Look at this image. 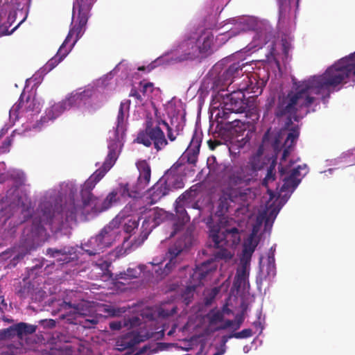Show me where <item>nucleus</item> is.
<instances>
[{
    "instance_id": "nucleus-1",
    "label": "nucleus",
    "mask_w": 355,
    "mask_h": 355,
    "mask_svg": "<svg viewBox=\"0 0 355 355\" xmlns=\"http://www.w3.org/2000/svg\"><path fill=\"white\" fill-rule=\"evenodd\" d=\"M354 56L355 53L340 59L322 75L312 76L299 83L295 92L290 91L286 95L279 96L275 110V116L285 117L288 123H292V120L297 121V112L304 107L309 108L315 103L316 98L312 94L320 96L322 101L326 104L338 85L350 76H355Z\"/></svg>"
},
{
    "instance_id": "nucleus-2",
    "label": "nucleus",
    "mask_w": 355,
    "mask_h": 355,
    "mask_svg": "<svg viewBox=\"0 0 355 355\" xmlns=\"http://www.w3.org/2000/svg\"><path fill=\"white\" fill-rule=\"evenodd\" d=\"M40 209L39 220L37 218L33 220L37 230H40L43 225L62 227L65 223L76 222L78 215L83 214V207L76 204L74 198H70L62 207L58 206L56 198H51L40 203Z\"/></svg>"
},
{
    "instance_id": "nucleus-3",
    "label": "nucleus",
    "mask_w": 355,
    "mask_h": 355,
    "mask_svg": "<svg viewBox=\"0 0 355 355\" xmlns=\"http://www.w3.org/2000/svg\"><path fill=\"white\" fill-rule=\"evenodd\" d=\"M207 224L209 229V237L214 242V248H216V250L214 252V259L228 260L232 259V254L223 246H232L240 242L241 236L239 230L236 227H232L220 232V225L218 223H214L212 216L207 219Z\"/></svg>"
},
{
    "instance_id": "nucleus-4",
    "label": "nucleus",
    "mask_w": 355,
    "mask_h": 355,
    "mask_svg": "<svg viewBox=\"0 0 355 355\" xmlns=\"http://www.w3.org/2000/svg\"><path fill=\"white\" fill-rule=\"evenodd\" d=\"M255 177L252 171L246 164L232 168L227 176L228 186L226 189V195L228 198L232 202L244 200L247 195L246 191L249 189L243 190L242 188L248 186Z\"/></svg>"
},
{
    "instance_id": "nucleus-5",
    "label": "nucleus",
    "mask_w": 355,
    "mask_h": 355,
    "mask_svg": "<svg viewBox=\"0 0 355 355\" xmlns=\"http://www.w3.org/2000/svg\"><path fill=\"white\" fill-rule=\"evenodd\" d=\"M119 223L120 220L116 217L104 227L98 235L92 237L85 245L86 248H84L85 252L90 256L96 255L110 247L118 235L117 228Z\"/></svg>"
},
{
    "instance_id": "nucleus-6",
    "label": "nucleus",
    "mask_w": 355,
    "mask_h": 355,
    "mask_svg": "<svg viewBox=\"0 0 355 355\" xmlns=\"http://www.w3.org/2000/svg\"><path fill=\"white\" fill-rule=\"evenodd\" d=\"M76 12L77 19H75L76 17H73L75 25L70 28L67 37L55 55L59 58H62V60L69 54L77 41L83 36L86 29L89 12L81 10L80 9H76ZM74 16H76V14Z\"/></svg>"
},
{
    "instance_id": "nucleus-7",
    "label": "nucleus",
    "mask_w": 355,
    "mask_h": 355,
    "mask_svg": "<svg viewBox=\"0 0 355 355\" xmlns=\"http://www.w3.org/2000/svg\"><path fill=\"white\" fill-rule=\"evenodd\" d=\"M137 167L139 175L135 185H130L129 183L119 184V192L124 198H137L150 182L151 169L149 164L146 160H141L137 163Z\"/></svg>"
},
{
    "instance_id": "nucleus-8",
    "label": "nucleus",
    "mask_w": 355,
    "mask_h": 355,
    "mask_svg": "<svg viewBox=\"0 0 355 355\" xmlns=\"http://www.w3.org/2000/svg\"><path fill=\"white\" fill-rule=\"evenodd\" d=\"M216 266L212 260L202 263L196 266L191 275L189 285L182 293V298L185 304L188 305L193 297L196 288L202 284V280L211 272L215 271Z\"/></svg>"
},
{
    "instance_id": "nucleus-9",
    "label": "nucleus",
    "mask_w": 355,
    "mask_h": 355,
    "mask_svg": "<svg viewBox=\"0 0 355 355\" xmlns=\"http://www.w3.org/2000/svg\"><path fill=\"white\" fill-rule=\"evenodd\" d=\"M196 37H187L166 55L173 62H181L199 58Z\"/></svg>"
},
{
    "instance_id": "nucleus-10",
    "label": "nucleus",
    "mask_w": 355,
    "mask_h": 355,
    "mask_svg": "<svg viewBox=\"0 0 355 355\" xmlns=\"http://www.w3.org/2000/svg\"><path fill=\"white\" fill-rule=\"evenodd\" d=\"M135 141L146 147L153 146L157 152L163 150L168 144L164 131L158 125V120L155 130H149L145 133H138Z\"/></svg>"
},
{
    "instance_id": "nucleus-11",
    "label": "nucleus",
    "mask_w": 355,
    "mask_h": 355,
    "mask_svg": "<svg viewBox=\"0 0 355 355\" xmlns=\"http://www.w3.org/2000/svg\"><path fill=\"white\" fill-rule=\"evenodd\" d=\"M189 193H184L180 195L175 202V211L177 217L176 221L173 224V232L171 236L176 234L187 223L190 221V216L186 211L189 207Z\"/></svg>"
},
{
    "instance_id": "nucleus-12",
    "label": "nucleus",
    "mask_w": 355,
    "mask_h": 355,
    "mask_svg": "<svg viewBox=\"0 0 355 355\" xmlns=\"http://www.w3.org/2000/svg\"><path fill=\"white\" fill-rule=\"evenodd\" d=\"M244 90L248 88H241L227 94L223 98V103H226V109L231 110L234 113H243L247 107V102Z\"/></svg>"
},
{
    "instance_id": "nucleus-13",
    "label": "nucleus",
    "mask_w": 355,
    "mask_h": 355,
    "mask_svg": "<svg viewBox=\"0 0 355 355\" xmlns=\"http://www.w3.org/2000/svg\"><path fill=\"white\" fill-rule=\"evenodd\" d=\"M191 146L193 148L189 147L181 155L178 160L175 163L176 166L186 170L187 168V164L196 166L198 161V156L200 152V141L198 139L193 137L191 141Z\"/></svg>"
},
{
    "instance_id": "nucleus-14",
    "label": "nucleus",
    "mask_w": 355,
    "mask_h": 355,
    "mask_svg": "<svg viewBox=\"0 0 355 355\" xmlns=\"http://www.w3.org/2000/svg\"><path fill=\"white\" fill-rule=\"evenodd\" d=\"M96 184L95 180L89 177L83 185L80 195L84 207H90L92 209L98 211L100 200L92 193Z\"/></svg>"
},
{
    "instance_id": "nucleus-15",
    "label": "nucleus",
    "mask_w": 355,
    "mask_h": 355,
    "mask_svg": "<svg viewBox=\"0 0 355 355\" xmlns=\"http://www.w3.org/2000/svg\"><path fill=\"white\" fill-rule=\"evenodd\" d=\"M184 171L174 164L162 176L171 191L184 187V183L182 173Z\"/></svg>"
},
{
    "instance_id": "nucleus-16",
    "label": "nucleus",
    "mask_w": 355,
    "mask_h": 355,
    "mask_svg": "<svg viewBox=\"0 0 355 355\" xmlns=\"http://www.w3.org/2000/svg\"><path fill=\"white\" fill-rule=\"evenodd\" d=\"M305 167L306 165L304 164L303 168ZM302 168V166H298L289 171H288V168H287L286 173L281 175L284 182L280 189L281 192L293 193L294 191L301 181L299 177L300 175V169Z\"/></svg>"
},
{
    "instance_id": "nucleus-17",
    "label": "nucleus",
    "mask_w": 355,
    "mask_h": 355,
    "mask_svg": "<svg viewBox=\"0 0 355 355\" xmlns=\"http://www.w3.org/2000/svg\"><path fill=\"white\" fill-rule=\"evenodd\" d=\"M231 113H234V112H231V110L226 109V103H224V106L221 110H218L216 114L217 128L220 130L223 129L225 130L230 131L239 125V123L241 122L238 119H232L231 121H225L230 119Z\"/></svg>"
},
{
    "instance_id": "nucleus-18",
    "label": "nucleus",
    "mask_w": 355,
    "mask_h": 355,
    "mask_svg": "<svg viewBox=\"0 0 355 355\" xmlns=\"http://www.w3.org/2000/svg\"><path fill=\"white\" fill-rule=\"evenodd\" d=\"M246 64V62H236L230 65L220 76L223 84L232 83L234 78L243 76L244 73L243 69Z\"/></svg>"
},
{
    "instance_id": "nucleus-19",
    "label": "nucleus",
    "mask_w": 355,
    "mask_h": 355,
    "mask_svg": "<svg viewBox=\"0 0 355 355\" xmlns=\"http://www.w3.org/2000/svg\"><path fill=\"white\" fill-rule=\"evenodd\" d=\"M150 192V203L151 205L157 203L163 197L168 195L171 190L168 188L167 184L164 181L163 177L160 178L159 180L151 187L149 191Z\"/></svg>"
},
{
    "instance_id": "nucleus-20",
    "label": "nucleus",
    "mask_w": 355,
    "mask_h": 355,
    "mask_svg": "<svg viewBox=\"0 0 355 355\" xmlns=\"http://www.w3.org/2000/svg\"><path fill=\"white\" fill-rule=\"evenodd\" d=\"M73 251L71 247H63L60 249L48 248L46 254L51 257L55 259V261L60 265H64L71 262V255Z\"/></svg>"
},
{
    "instance_id": "nucleus-21",
    "label": "nucleus",
    "mask_w": 355,
    "mask_h": 355,
    "mask_svg": "<svg viewBox=\"0 0 355 355\" xmlns=\"http://www.w3.org/2000/svg\"><path fill=\"white\" fill-rule=\"evenodd\" d=\"M245 164L257 176V172L261 170L264 165L266 164V158L263 157V146H259L256 153L250 157L248 162Z\"/></svg>"
},
{
    "instance_id": "nucleus-22",
    "label": "nucleus",
    "mask_w": 355,
    "mask_h": 355,
    "mask_svg": "<svg viewBox=\"0 0 355 355\" xmlns=\"http://www.w3.org/2000/svg\"><path fill=\"white\" fill-rule=\"evenodd\" d=\"M141 341L139 334L134 331L128 332L121 336L116 340L118 349L123 351L127 349H131Z\"/></svg>"
},
{
    "instance_id": "nucleus-23",
    "label": "nucleus",
    "mask_w": 355,
    "mask_h": 355,
    "mask_svg": "<svg viewBox=\"0 0 355 355\" xmlns=\"http://www.w3.org/2000/svg\"><path fill=\"white\" fill-rule=\"evenodd\" d=\"M214 36L211 32H204L196 37L197 48L199 51V57L203 55L211 50Z\"/></svg>"
},
{
    "instance_id": "nucleus-24",
    "label": "nucleus",
    "mask_w": 355,
    "mask_h": 355,
    "mask_svg": "<svg viewBox=\"0 0 355 355\" xmlns=\"http://www.w3.org/2000/svg\"><path fill=\"white\" fill-rule=\"evenodd\" d=\"M184 245L180 241H178L171 245L168 250L167 257L169 259L164 268V272L168 273L175 266L176 257L182 252Z\"/></svg>"
},
{
    "instance_id": "nucleus-25",
    "label": "nucleus",
    "mask_w": 355,
    "mask_h": 355,
    "mask_svg": "<svg viewBox=\"0 0 355 355\" xmlns=\"http://www.w3.org/2000/svg\"><path fill=\"white\" fill-rule=\"evenodd\" d=\"M121 151L119 141L111 140L108 144V153L103 164L111 168L115 164Z\"/></svg>"
},
{
    "instance_id": "nucleus-26",
    "label": "nucleus",
    "mask_w": 355,
    "mask_h": 355,
    "mask_svg": "<svg viewBox=\"0 0 355 355\" xmlns=\"http://www.w3.org/2000/svg\"><path fill=\"white\" fill-rule=\"evenodd\" d=\"M89 92L85 90L80 92H72L69 97L62 101L67 110L85 103L87 98L89 97Z\"/></svg>"
},
{
    "instance_id": "nucleus-27",
    "label": "nucleus",
    "mask_w": 355,
    "mask_h": 355,
    "mask_svg": "<svg viewBox=\"0 0 355 355\" xmlns=\"http://www.w3.org/2000/svg\"><path fill=\"white\" fill-rule=\"evenodd\" d=\"M16 336L19 338H23L24 336L31 335L36 331L37 326L30 324L26 322H19L14 325Z\"/></svg>"
},
{
    "instance_id": "nucleus-28",
    "label": "nucleus",
    "mask_w": 355,
    "mask_h": 355,
    "mask_svg": "<svg viewBox=\"0 0 355 355\" xmlns=\"http://www.w3.org/2000/svg\"><path fill=\"white\" fill-rule=\"evenodd\" d=\"M284 148L283 150L282 156L280 159L279 166V172L281 175H284L286 173V170L288 167L291 166V164L289 166L285 165V162L286 161L287 157L291 154L293 148L294 146H290V145H284Z\"/></svg>"
},
{
    "instance_id": "nucleus-29",
    "label": "nucleus",
    "mask_w": 355,
    "mask_h": 355,
    "mask_svg": "<svg viewBox=\"0 0 355 355\" xmlns=\"http://www.w3.org/2000/svg\"><path fill=\"white\" fill-rule=\"evenodd\" d=\"M67 110L63 101L54 104L46 110V116L49 119H55L64 111Z\"/></svg>"
},
{
    "instance_id": "nucleus-30",
    "label": "nucleus",
    "mask_w": 355,
    "mask_h": 355,
    "mask_svg": "<svg viewBox=\"0 0 355 355\" xmlns=\"http://www.w3.org/2000/svg\"><path fill=\"white\" fill-rule=\"evenodd\" d=\"M96 0H75L73 5V15L76 14V9L90 12V10Z\"/></svg>"
},
{
    "instance_id": "nucleus-31",
    "label": "nucleus",
    "mask_w": 355,
    "mask_h": 355,
    "mask_svg": "<svg viewBox=\"0 0 355 355\" xmlns=\"http://www.w3.org/2000/svg\"><path fill=\"white\" fill-rule=\"evenodd\" d=\"M130 100H126L124 102L121 103L117 116V128L123 125L125 119L124 109L126 108L128 110L130 108Z\"/></svg>"
},
{
    "instance_id": "nucleus-32",
    "label": "nucleus",
    "mask_w": 355,
    "mask_h": 355,
    "mask_svg": "<svg viewBox=\"0 0 355 355\" xmlns=\"http://www.w3.org/2000/svg\"><path fill=\"white\" fill-rule=\"evenodd\" d=\"M300 135L299 128L297 126L292 128L285 140L284 145H290L295 146V142Z\"/></svg>"
},
{
    "instance_id": "nucleus-33",
    "label": "nucleus",
    "mask_w": 355,
    "mask_h": 355,
    "mask_svg": "<svg viewBox=\"0 0 355 355\" xmlns=\"http://www.w3.org/2000/svg\"><path fill=\"white\" fill-rule=\"evenodd\" d=\"M141 272L137 270L135 268H128L126 271L120 272L119 275H117V279H123V280H128V279H132L135 278H137Z\"/></svg>"
},
{
    "instance_id": "nucleus-34",
    "label": "nucleus",
    "mask_w": 355,
    "mask_h": 355,
    "mask_svg": "<svg viewBox=\"0 0 355 355\" xmlns=\"http://www.w3.org/2000/svg\"><path fill=\"white\" fill-rule=\"evenodd\" d=\"M151 231L152 228L150 227V223L149 222V220H144L141 227V233L139 238V243H141L146 239H147Z\"/></svg>"
},
{
    "instance_id": "nucleus-35",
    "label": "nucleus",
    "mask_w": 355,
    "mask_h": 355,
    "mask_svg": "<svg viewBox=\"0 0 355 355\" xmlns=\"http://www.w3.org/2000/svg\"><path fill=\"white\" fill-rule=\"evenodd\" d=\"M275 162L273 160L268 168L266 177L263 180V186L268 187V183L270 182H273L275 180Z\"/></svg>"
},
{
    "instance_id": "nucleus-36",
    "label": "nucleus",
    "mask_w": 355,
    "mask_h": 355,
    "mask_svg": "<svg viewBox=\"0 0 355 355\" xmlns=\"http://www.w3.org/2000/svg\"><path fill=\"white\" fill-rule=\"evenodd\" d=\"M257 245L258 241L254 238V234H252L248 239L247 241L244 243L243 250L254 253Z\"/></svg>"
},
{
    "instance_id": "nucleus-37",
    "label": "nucleus",
    "mask_w": 355,
    "mask_h": 355,
    "mask_svg": "<svg viewBox=\"0 0 355 355\" xmlns=\"http://www.w3.org/2000/svg\"><path fill=\"white\" fill-rule=\"evenodd\" d=\"M158 125H163L166 130L167 138L171 141H174L177 138V135H175V130H173L171 125H169L165 120L159 119L158 120Z\"/></svg>"
},
{
    "instance_id": "nucleus-38",
    "label": "nucleus",
    "mask_w": 355,
    "mask_h": 355,
    "mask_svg": "<svg viewBox=\"0 0 355 355\" xmlns=\"http://www.w3.org/2000/svg\"><path fill=\"white\" fill-rule=\"evenodd\" d=\"M62 61V58H59L57 55H55L44 64L42 68L43 71L46 73L51 71Z\"/></svg>"
},
{
    "instance_id": "nucleus-39",
    "label": "nucleus",
    "mask_w": 355,
    "mask_h": 355,
    "mask_svg": "<svg viewBox=\"0 0 355 355\" xmlns=\"http://www.w3.org/2000/svg\"><path fill=\"white\" fill-rule=\"evenodd\" d=\"M110 168L106 167L104 164L102 165L101 168L97 169L91 176L90 178H92V180H95L96 183H98L107 173L108 171H110Z\"/></svg>"
},
{
    "instance_id": "nucleus-40",
    "label": "nucleus",
    "mask_w": 355,
    "mask_h": 355,
    "mask_svg": "<svg viewBox=\"0 0 355 355\" xmlns=\"http://www.w3.org/2000/svg\"><path fill=\"white\" fill-rule=\"evenodd\" d=\"M249 275V270L245 269L238 268L236 275V284H239V286L242 284H245Z\"/></svg>"
},
{
    "instance_id": "nucleus-41",
    "label": "nucleus",
    "mask_w": 355,
    "mask_h": 355,
    "mask_svg": "<svg viewBox=\"0 0 355 355\" xmlns=\"http://www.w3.org/2000/svg\"><path fill=\"white\" fill-rule=\"evenodd\" d=\"M14 329V325H12L7 329L0 330V339H10L16 336L15 330Z\"/></svg>"
},
{
    "instance_id": "nucleus-42",
    "label": "nucleus",
    "mask_w": 355,
    "mask_h": 355,
    "mask_svg": "<svg viewBox=\"0 0 355 355\" xmlns=\"http://www.w3.org/2000/svg\"><path fill=\"white\" fill-rule=\"evenodd\" d=\"M223 313L220 311H216L211 314L209 317V323L211 324H215L218 322L223 321Z\"/></svg>"
},
{
    "instance_id": "nucleus-43",
    "label": "nucleus",
    "mask_w": 355,
    "mask_h": 355,
    "mask_svg": "<svg viewBox=\"0 0 355 355\" xmlns=\"http://www.w3.org/2000/svg\"><path fill=\"white\" fill-rule=\"evenodd\" d=\"M138 225L139 223L137 220L130 219L124 225L123 230L126 233H131Z\"/></svg>"
},
{
    "instance_id": "nucleus-44",
    "label": "nucleus",
    "mask_w": 355,
    "mask_h": 355,
    "mask_svg": "<svg viewBox=\"0 0 355 355\" xmlns=\"http://www.w3.org/2000/svg\"><path fill=\"white\" fill-rule=\"evenodd\" d=\"M252 331L250 329H245L239 332L233 334L234 338H246L252 336Z\"/></svg>"
},
{
    "instance_id": "nucleus-45",
    "label": "nucleus",
    "mask_w": 355,
    "mask_h": 355,
    "mask_svg": "<svg viewBox=\"0 0 355 355\" xmlns=\"http://www.w3.org/2000/svg\"><path fill=\"white\" fill-rule=\"evenodd\" d=\"M116 194L117 193L114 191H112L108 194V196L104 200V204H105L104 208L105 209H107L108 207H110L111 205V204L112 203V202L116 201Z\"/></svg>"
},
{
    "instance_id": "nucleus-46",
    "label": "nucleus",
    "mask_w": 355,
    "mask_h": 355,
    "mask_svg": "<svg viewBox=\"0 0 355 355\" xmlns=\"http://www.w3.org/2000/svg\"><path fill=\"white\" fill-rule=\"evenodd\" d=\"M12 142V136L6 137V139L2 142L1 148L3 153L8 151V148L11 146Z\"/></svg>"
},
{
    "instance_id": "nucleus-47",
    "label": "nucleus",
    "mask_w": 355,
    "mask_h": 355,
    "mask_svg": "<svg viewBox=\"0 0 355 355\" xmlns=\"http://www.w3.org/2000/svg\"><path fill=\"white\" fill-rule=\"evenodd\" d=\"M155 128H156V125H153L152 119H148L145 122L144 129L139 131L138 133H145V132L149 131V130H155Z\"/></svg>"
},
{
    "instance_id": "nucleus-48",
    "label": "nucleus",
    "mask_w": 355,
    "mask_h": 355,
    "mask_svg": "<svg viewBox=\"0 0 355 355\" xmlns=\"http://www.w3.org/2000/svg\"><path fill=\"white\" fill-rule=\"evenodd\" d=\"M153 91V83H146L143 85L142 89L141 92H142L143 95L145 96L146 93H152Z\"/></svg>"
},
{
    "instance_id": "nucleus-49",
    "label": "nucleus",
    "mask_w": 355,
    "mask_h": 355,
    "mask_svg": "<svg viewBox=\"0 0 355 355\" xmlns=\"http://www.w3.org/2000/svg\"><path fill=\"white\" fill-rule=\"evenodd\" d=\"M129 96L135 98V99L140 103L143 101L141 95L139 93L135 87H132L131 89Z\"/></svg>"
},
{
    "instance_id": "nucleus-50",
    "label": "nucleus",
    "mask_w": 355,
    "mask_h": 355,
    "mask_svg": "<svg viewBox=\"0 0 355 355\" xmlns=\"http://www.w3.org/2000/svg\"><path fill=\"white\" fill-rule=\"evenodd\" d=\"M275 248H276L275 245L272 246L270 248L268 254V262H271L272 263L275 262ZM271 266H272V264Z\"/></svg>"
},
{
    "instance_id": "nucleus-51",
    "label": "nucleus",
    "mask_w": 355,
    "mask_h": 355,
    "mask_svg": "<svg viewBox=\"0 0 355 355\" xmlns=\"http://www.w3.org/2000/svg\"><path fill=\"white\" fill-rule=\"evenodd\" d=\"M272 263L268 262L267 264V275L270 277H274L275 275V263H272Z\"/></svg>"
},
{
    "instance_id": "nucleus-52",
    "label": "nucleus",
    "mask_w": 355,
    "mask_h": 355,
    "mask_svg": "<svg viewBox=\"0 0 355 355\" xmlns=\"http://www.w3.org/2000/svg\"><path fill=\"white\" fill-rule=\"evenodd\" d=\"M33 99L31 100L30 97H28L26 103H24L22 101H20L18 106H24L26 109L33 110V107H31V105L33 103Z\"/></svg>"
},
{
    "instance_id": "nucleus-53",
    "label": "nucleus",
    "mask_w": 355,
    "mask_h": 355,
    "mask_svg": "<svg viewBox=\"0 0 355 355\" xmlns=\"http://www.w3.org/2000/svg\"><path fill=\"white\" fill-rule=\"evenodd\" d=\"M207 144L210 150H214L217 146H220L222 144V142L218 140L209 139L207 141Z\"/></svg>"
},
{
    "instance_id": "nucleus-54",
    "label": "nucleus",
    "mask_w": 355,
    "mask_h": 355,
    "mask_svg": "<svg viewBox=\"0 0 355 355\" xmlns=\"http://www.w3.org/2000/svg\"><path fill=\"white\" fill-rule=\"evenodd\" d=\"M61 306H62V309H67L72 308L74 309V311L78 310V305L76 304H72L71 302H64L62 303V304L61 305Z\"/></svg>"
},
{
    "instance_id": "nucleus-55",
    "label": "nucleus",
    "mask_w": 355,
    "mask_h": 355,
    "mask_svg": "<svg viewBox=\"0 0 355 355\" xmlns=\"http://www.w3.org/2000/svg\"><path fill=\"white\" fill-rule=\"evenodd\" d=\"M28 288L26 286L21 287L17 292V294L20 298H26L28 295Z\"/></svg>"
},
{
    "instance_id": "nucleus-56",
    "label": "nucleus",
    "mask_w": 355,
    "mask_h": 355,
    "mask_svg": "<svg viewBox=\"0 0 355 355\" xmlns=\"http://www.w3.org/2000/svg\"><path fill=\"white\" fill-rule=\"evenodd\" d=\"M96 265L103 270H108L110 263L107 261L101 260L99 263H97Z\"/></svg>"
},
{
    "instance_id": "nucleus-57",
    "label": "nucleus",
    "mask_w": 355,
    "mask_h": 355,
    "mask_svg": "<svg viewBox=\"0 0 355 355\" xmlns=\"http://www.w3.org/2000/svg\"><path fill=\"white\" fill-rule=\"evenodd\" d=\"M233 325V321L230 320H227L225 323L220 327H218L216 330H221V329H225L227 328H229Z\"/></svg>"
},
{
    "instance_id": "nucleus-58",
    "label": "nucleus",
    "mask_w": 355,
    "mask_h": 355,
    "mask_svg": "<svg viewBox=\"0 0 355 355\" xmlns=\"http://www.w3.org/2000/svg\"><path fill=\"white\" fill-rule=\"evenodd\" d=\"M253 253H251L250 252H246L243 250L242 252V256L241 257L240 260H246V261H251V258Z\"/></svg>"
},
{
    "instance_id": "nucleus-59",
    "label": "nucleus",
    "mask_w": 355,
    "mask_h": 355,
    "mask_svg": "<svg viewBox=\"0 0 355 355\" xmlns=\"http://www.w3.org/2000/svg\"><path fill=\"white\" fill-rule=\"evenodd\" d=\"M122 327L121 322H112L110 323V328L112 330H119Z\"/></svg>"
},
{
    "instance_id": "nucleus-60",
    "label": "nucleus",
    "mask_w": 355,
    "mask_h": 355,
    "mask_svg": "<svg viewBox=\"0 0 355 355\" xmlns=\"http://www.w3.org/2000/svg\"><path fill=\"white\" fill-rule=\"evenodd\" d=\"M241 262V269H245V270H249L250 269V261L246 260H240Z\"/></svg>"
},
{
    "instance_id": "nucleus-61",
    "label": "nucleus",
    "mask_w": 355,
    "mask_h": 355,
    "mask_svg": "<svg viewBox=\"0 0 355 355\" xmlns=\"http://www.w3.org/2000/svg\"><path fill=\"white\" fill-rule=\"evenodd\" d=\"M236 35V33L234 31H230L226 32L224 34H222V35L225 36L227 39H230V37L235 36Z\"/></svg>"
},
{
    "instance_id": "nucleus-62",
    "label": "nucleus",
    "mask_w": 355,
    "mask_h": 355,
    "mask_svg": "<svg viewBox=\"0 0 355 355\" xmlns=\"http://www.w3.org/2000/svg\"><path fill=\"white\" fill-rule=\"evenodd\" d=\"M232 338H234L233 334L230 335L223 336L222 337V342L225 344L227 342V340Z\"/></svg>"
},
{
    "instance_id": "nucleus-63",
    "label": "nucleus",
    "mask_w": 355,
    "mask_h": 355,
    "mask_svg": "<svg viewBox=\"0 0 355 355\" xmlns=\"http://www.w3.org/2000/svg\"><path fill=\"white\" fill-rule=\"evenodd\" d=\"M176 310H177V308L175 306H173L171 310V313H167L164 314V315H166V316L172 315L176 313Z\"/></svg>"
},
{
    "instance_id": "nucleus-64",
    "label": "nucleus",
    "mask_w": 355,
    "mask_h": 355,
    "mask_svg": "<svg viewBox=\"0 0 355 355\" xmlns=\"http://www.w3.org/2000/svg\"><path fill=\"white\" fill-rule=\"evenodd\" d=\"M181 130L182 129L180 128L179 125H176L175 129V135H177V136L180 135V132Z\"/></svg>"
}]
</instances>
